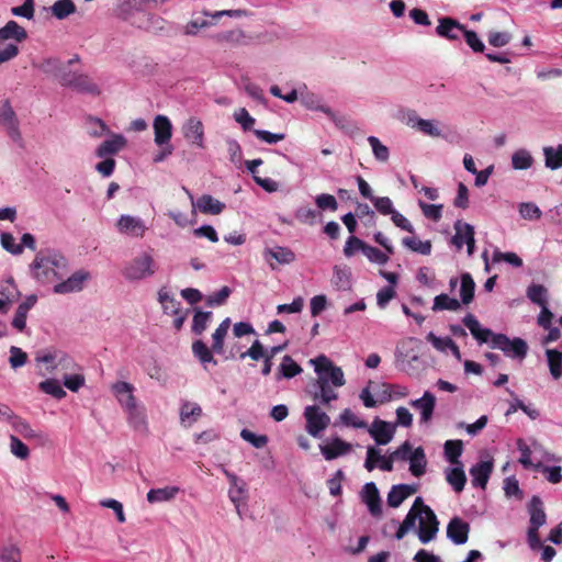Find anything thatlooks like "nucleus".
I'll use <instances>...</instances> for the list:
<instances>
[{
  "instance_id": "nucleus-33",
  "label": "nucleus",
  "mask_w": 562,
  "mask_h": 562,
  "mask_svg": "<svg viewBox=\"0 0 562 562\" xmlns=\"http://www.w3.org/2000/svg\"><path fill=\"white\" fill-rule=\"evenodd\" d=\"M414 493H416V487L414 485H394L387 494V505L390 507L396 508Z\"/></svg>"
},
{
  "instance_id": "nucleus-12",
  "label": "nucleus",
  "mask_w": 562,
  "mask_h": 562,
  "mask_svg": "<svg viewBox=\"0 0 562 562\" xmlns=\"http://www.w3.org/2000/svg\"><path fill=\"white\" fill-rule=\"evenodd\" d=\"M90 278L89 272L79 270L68 277L66 280L54 285L53 291L56 294H68L79 292L83 289L85 282Z\"/></svg>"
},
{
  "instance_id": "nucleus-46",
  "label": "nucleus",
  "mask_w": 562,
  "mask_h": 562,
  "mask_svg": "<svg viewBox=\"0 0 562 562\" xmlns=\"http://www.w3.org/2000/svg\"><path fill=\"white\" fill-rule=\"evenodd\" d=\"M246 33L240 29L229 30L216 35V41L220 43H228L232 45H245L246 42Z\"/></svg>"
},
{
  "instance_id": "nucleus-56",
  "label": "nucleus",
  "mask_w": 562,
  "mask_h": 562,
  "mask_svg": "<svg viewBox=\"0 0 562 562\" xmlns=\"http://www.w3.org/2000/svg\"><path fill=\"white\" fill-rule=\"evenodd\" d=\"M212 312L196 311L193 316L192 331L195 335H201L206 329L207 324L212 318Z\"/></svg>"
},
{
  "instance_id": "nucleus-1",
  "label": "nucleus",
  "mask_w": 562,
  "mask_h": 562,
  "mask_svg": "<svg viewBox=\"0 0 562 562\" xmlns=\"http://www.w3.org/2000/svg\"><path fill=\"white\" fill-rule=\"evenodd\" d=\"M310 363L314 367L317 374L313 398L325 405L336 401L338 393L335 389L344 386L346 383L342 369L335 366L333 361L324 355L311 359Z\"/></svg>"
},
{
  "instance_id": "nucleus-49",
  "label": "nucleus",
  "mask_w": 562,
  "mask_h": 562,
  "mask_svg": "<svg viewBox=\"0 0 562 562\" xmlns=\"http://www.w3.org/2000/svg\"><path fill=\"white\" fill-rule=\"evenodd\" d=\"M87 133L94 138H99L109 133L106 124L93 116H88L85 122Z\"/></svg>"
},
{
  "instance_id": "nucleus-16",
  "label": "nucleus",
  "mask_w": 562,
  "mask_h": 562,
  "mask_svg": "<svg viewBox=\"0 0 562 562\" xmlns=\"http://www.w3.org/2000/svg\"><path fill=\"white\" fill-rule=\"evenodd\" d=\"M0 124L7 130L8 135L14 142L21 139V133L19 131V122L16 115L7 100L0 108Z\"/></svg>"
},
{
  "instance_id": "nucleus-41",
  "label": "nucleus",
  "mask_w": 562,
  "mask_h": 562,
  "mask_svg": "<svg viewBox=\"0 0 562 562\" xmlns=\"http://www.w3.org/2000/svg\"><path fill=\"white\" fill-rule=\"evenodd\" d=\"M533 157L526 148H519L512 155V167L515 170H527L533 165Z\"/></svg>"
},
{
  "instance_id": "nucleus-39",
  "label": "nucleus",
  "mask_w": 562,
  "mask_h": 562,
  "mask_svg": "<svg viewBox=\"0 0 562 562\" xmlns=\"http://www.w3.org/2000/svg\"><path fill=\"white\" fill-rule=\"evenodd\" d=\"M427 460L422 447L416 448L409 458V471L414 476H422L426 472Z\"/></svg>"
},
{
  "instance_id": "nucleus-22",
  "label": "nucleus",
  "mask_w": 562,
  "mask_h": 562,
  "mask_svg": "<svg viewBox=\"0 0 562 562\" xmlns=\"http://www.w3.org/2000/svg\"><path fill=\"white\" fill-rule=\"evenodd\" d=\"M126 138L121 134H112L109 139L102 142L95 149L99 158L111 157L119 154L126 146Z\"/></svg>"
},
{
  "instance_id": "nucleus-19",
  "label": "nucleus",
  "mask_w": 562,
  "mask_h": 562,
  "mask_svg": "<svg viewBox=\"0 0 562 562\" xmlns=\"http://www.w3.org/2000/svg\"><path fill=\"white\" fill-rule=\"evenodd\" d=\"M154 142L156 145L170 144L172 137V124L169 117L159 114L154 119Z\"/></svg>"
},
{
  "instance_id": "nucleus-14",
  "label": "nucleus",
  "mask_w": 562,
  "mask_h": 562,
  "mask_svg": "<svg viewBox=\"0 0 562 562\" xmlns=\"http://www.w3.org/2000/svg\"><path fill=\"white\" fill-rule=\"evenodd\" d=\"M116 228L121 234L131 237H143L147 227L144 221L133 215H121L116 222Z\"/></svg>"
},
{
  "instance_id": "nucleus-25",
  "label": "nucleus",
  "mask_w": 562,
  "mask_h": 562,
  "mask_svg": "<svg viewBox=\"0 0 562 562\" xmlns=\"http://www.w3.org/2000/svg\"><path fill=\"white\" fill-rule=\"evenodd\" d=\"M362 499L372 516L382 514L381 498L376 485L373 482L366 483L362 488Z\"/></svg>"
},
{
  "instance_id": "nucleus-30",
  "label": "nucleus",
  "mask_w": 562,
  "mask_h": 562,
  "mask_svg": "<svg viewBox=\"0 0 562 562\" xmlns=\"http://www.w3.org/2000/svg\"><path fill=\"white\" fill-rule=\"evenodd\" d=\"M179 415L181 425L188 428L202 416V408L198 403L184 401L180 406Z\"/></svg>"
},
{
  "instance_id": "nucleus-58",
  "label": "nucleus",
  "mask_w": 562,
  "mask_h": 562,
  "mask_svg": "<svg viewBox=\"0 0 562 562\" xmlns=\"http://www.w3.org/2000/svg\"><path fill=\"white\" fill-rule=\"evenodd\" d=\"M340 422L348 427L367 428L368 424L357 416L350 408H346L339 416Z\"/></svg>"
},
{
  "instance_id": "nucleus-28",
  "label": "nucleus",
  "mask_w": 562,
  "mask_h": 562,
  "mask_svg": "<svg viewBox=\"0 0 562 562\" xmlns=\"http://www.w3.org/2000/svg\"><path fill=\"white\" fill-rule=\"evenodd\" d=\"M529 528L539 529L547 522L543 503L539 496H532L528 505Z\"/></svg>"
},
{
  "instance_id": "nucleus-35",
  "label": "nucleus",
  "mask_w": 562,
  "mask_h": 562,
  "mask_svg": "<svg viewBox=\"0 0 562 562\" xmlns=\"http://www.w3.org/2000/svg\"><path fill=\"white\" fill-rule=\"evenodd\" d=\"M517 448L521 453V456L519 458V462L525 468H529L532 465V461H531L532 450L536 452L543 450L541 443L535 438H530V445H528L526 440L519 438L517 440Z\"/></svg>"
},
{
  "instance_id": "nucleus-23",
  "label": "nucleus",
  "mask_w": 562,
  "mask_h": 562,
  "mask_svg": "<svg viewBox=\"0 0 562 562\" xmlns=\"http://www.w3.org/2000/svg\"><path fill=\"white\" fill-rule=\"evenodd\" d=\"M409 404L419 412L420 423L430 422L436 406V397L431 392L426 391L420 398L413 400Z\"/></svg>"
},
{
  "instance_id": "nucleus-36",
  "label": "nucleus",
  "mask_w": 562,
  "mask_h": 562,
  "mask_svg": "<svg viewBox=\"0 0 562 562\" xmlns=\"http://www.w3.org/2000/svg\"><path fill=\"white\" fill-rule=\"evenodd\" d=\"M179 492L180 488L178 486L151 488L148 491L146 498L150 504L170 502L179 494Z\"/></svg>"
},
{
  "instance_id": "nucleus-51",
  "label": "nucleus",
  "mask_w": 562,
  "mask_h": 562,
  "mask_svg": "<svg viewBox=\"0 0 562 562\" xmlns=\"http://www.w3.org/2000/svg\"><path fill=\"white\" fill-rule=\"evenodd\" d=\"M158 300L166 314L178 315L180 313V302L177 301L167 291L160 290L158 292Z\"/></svg>"
},
{
  "instance_id": "nucleus-45",
  "label": "nucleus",
  "mask_w": 562,
  "mask_h": 562,
  "mask_svg": "<svg viewBox=\"0 0 562 562\" xmlns=\"http://www.w3.org/2000/svg\"><path fill=\"white\" fill-rule=\"evenodd\" d=\"M526 295L532 303L540 307L548 305V290L542 284H530L527 288Z\"/></svg>"
},
{
  "instance_id": "nucleus-52",
  "label": "nucleus",
  "mask_w": 562,
  "mask_h": 562,
  "mask_svg": "<svg viewBox=\"0 0 562 562\" xmlns=\"http://www.w3.org/2000/svg\"><path fill=\"white\" fill-rule=\"evenodd\" d=\"M42 392L52 395L57 400H61L66 396V391L63 389L60 383L55 379H47L38 384Z\"/></svg>"
},
{
  "instance_id": "nucleus-54",
  "label": "nucleus",
  "mask_w": 562,
  "mask_h": 562,
  "mask_svg": "<svg viewBox=\"0 0 562 562\" xmlns=\"http://www.w3.org/2000/svg\"><path fill=\"white\" fill-rule=\"evenodd\" d=\"M402 244L414 252L422 255H430L431 252V243L429 240L423 241L416 237H404Z\"/></svg>"
},
{
  "instance_id": "nucleus-48",
  "label": "nucleus",
  "mask_w": 562,
  "mask_h": 562,
  "mask_svg": "<svg viewBox=\"0 0 562 562\" xmlns=\"http://www.w3.org/2000/svg\"><path fill=\"white\" fill-rule=\"evenodd\" d=\"M475 283L470 273L461 274L460 297L463 304L468 305L473 301Z\"/></svg>"
},
{
  "instance_id": "nucleus-17",
  "label": "nucleus",
  "mask_w": 562,
  "mask_h": 562,
  "mask_svg": "<svg viewBox=\"0 0 562 562\" xmlns=\"http://www.w3.org/2000/svg\"><path fill=\"white\" fill-rule=\"evenodd\" d=\"M370 436L378 445H387L394 437L395 426L380 418H375L368 428Z\"/></svg>"
},
{
  "instance_id": "nucleus-7",
  "label": "nucleus",
  "mask_w": 562,
  "mask_h": 562,
  "mask_svg": "<svg viewBox=\"0 0 562 562\" xmlns=\"http://www.w3.org/2000/svg\"><path fill=\"white\" fill-rule=\"evenodd\" d=\"M304 418L306 420V431L315 438L319 437L330 423L329 416L316 405L305 407Z\"/></svg>"
},
{
  "instance_id": "nucleus-11",
  "label": "nucleus",
  "mask_w": 562,
  "mask_h": 562,
  "mask_svg": "<svg viewBox=\"0 0 562 562\" xmlns=\"http://www.w3.org/2000/svg\"><path fill=\"white\" fill-rule=\"evenodd\" d=\"M300 102L307 110L323 112L334 122L337 119L336 113L324 103L323 97L310 91L306 86L300 88Z\"/></svg>"
},
{
  "instance_id": "nucleus-31",
  "label": "nucleus",
  "mask_w": 562,
  "mask_h": 562,
  "mask_svg": "<svg viewBox=\"0 0 562 562\" xmlns=\"http://www.w3.org/2000/svg\"><path fill=\"white\" fill-rule=\"evenodd\" d=\"M263 257L268 261L271 269H276L274 265L270 262V259H274L280 265H289L295 260L294 252L285 247L267 248L263 251Z\"/></svg>"
},
{
  "instance_id": "nucleus-50",
  "label": "nucleus",
  "mask_w": 562,
  "mask_h": 562,
  "mask_svg": "<svg viewBox=\"0 0 562 562\" xmlns=\"http://www.w3.org/2000/svg\"><path fill=\"white\" fill-rule=\"evenodd\" d=\"M460 307H461L460 302L457 299L450 297L447 294H439L434 299L432 311H435V312L445 311V310L456 312Z\"/></svg>"
},
{
  "instance_id": "nucleus-21",
  "label": "nucleus",
  "mask_w": 562,
  "mask_h": 562,
  "mask_svg": "<svg viewBox=\"0 0 562 562\" xmlns=\"http://www.w3.org/2000/svg\"><path fill=\"white\" fill-rule=\"evenodd\" d=\"M470 526L459 517H453L447 526V537L454 544H464L469 538Z\"/></svg>"
},
{
  "instance_id": "nucleus-9",
  "label": "nucleus",
  "mask_w": 562,
  "mask_h": 562,
  "mask_svg": "<svg viewBox=\"0 0 562 562\" xmlns=\"http://www.w3.org/2000/svg\"><path fill=\"white\" fill-rule=\"evenodd\" d=\"M405 123L411 128H414L424 135L430 137L441 136V130L438 121L422 119L414 110H409L405 113Z\"/></svg>"
},
{
  "instance_id": "nucleus-29",
  "label": "nucleus",
  "mask_w": 562,
  "mask_h": 562,
  "mask_svg": "<svg viewBox=\"0 0 562 562\" xmlns=\"http://www.w3.org/2000/svg\"><path fill=\"white\" fill-rule=\"evenodd\" d=\"M127 416V423L128 425L136 431L139 432H147L148 426H147V416L145 408L140 406L139 404L130 407L124 411Z\"/></svg>"
},
{
  "instance_id": "nucleus-38",
  "label": "nucleus",
  "mask_w": 562,
  "mask_h": 562,
  "mask_svg": "<svg viewBox=\"0 0 562 562\" xmlns=\"http://www.w3.org/2000/svg\"><path fill=\"white\" fill-rule=\"evenodd\" d=\"M544 166L550 170H557L562 167V144L553 147H543Z\"/></svg>"
},
{
  "instance_id": "nucleus-15",
  "label": "nucleus",
  "mask_w": 562,
  "mask_h": 562,
  "mask_svg": "<svg viewBox=\"0 0 562 562\" xmlns=\"http://www.w3.org/2000/svg\"><path fill=\"white\" fill-rule=\"evenodd\" d=\"M111 391L124 411L138 404L134 395L135 386L132 383L117 381L111 385Z\"/></svg>"
},
{
  "instance_id": "nucleus-61",
  "label": "nucleus",
  "mask_w": 562,
  "mask_h": 562,
  "mask_svg": "<svg viewBox=\"0 0 562 562\" xmlns=\"http://www.w3.org/2000/svg\"><path fill=\"white\" fill-rule=\"evenodd\" d=\"M10 452L21 460H25L30 456L29 447L14 435L10 436Z\"/></svg>"
},
{
  "instance_id": "nucleus-53",
  "label": "nucleus",
  "mask_w": 562,
  "mask_h": 562,
  "mask_svg": "<svg viewBox=\"0 0 562 562\" xmlns=\"http://www.w3.org/2000/svg\"><path fill=\"white\" fill-rule=\"evenodd\" d=\"M192 352L203 364L211 362L216 364V361L214 360L212 355V347L209 348L202 340L193 341Z\"/></svg>"
},
{
  "instance_id": "nucleus-13",
  "label": "nucleus",
  "mask_w": 562,
  "mask_h": 562,
  "mask_svg": "<svg viewBox=\"0 0 562 562\" xmlns=\"http://www.w3.org/2000/svg\"><path fill=\"white\" fill-rule=\"evenodd\" d=\"M224 474L229 481L231 487L228 490V497L234 504L237 514L240 516V506L246 501V483L240 480L237 475L224 469Z\"/></svg>"
},
{
  "instance_id": "nucleus-42",
  "label": "nucleus",
  "mask_w": 562,
  "mask_h": 562,
  "mask_svg": "<svg viewBox=\"0 0 562 562\" xmlns=\"http://www.w3.org/2000/svg\"><path fill=\"white\" fill-rule=\"evenodd\" d=\"M367 142L371 147L374 159L381 164H387L390 160L389 147L384 145L376 136H369Z\"/></svg>"
},
{
  "instance_id": "nucleus-8",
  "label": "nucleus",
  "mask_w": 562,
  "mask_h": 562,
  "mask_svg": "<svg viewBox=\"0 0 562 562\" xmlns=\"http://www.w3.org/2000/svg\"><path fill=\"white\" fill-rule=\"evenodd\" d=\"M61 86L69 87L81 93L99 94L100 89L92 79L85 74H67L60 78Z\"/></svg>"
},
{
  "instance_id": "nucleus-62",
  "label": "nucleus",
  "mask_w": 562,
  "mask_h": 562,
  "mask_svg": "<svg viewBox=\"0 0 562 562\" xmlns=\"http://www.w3.org/2000/svg\"><path fill=\"white\" fill-rule=\"evenodd\" d=\"M363 255L371 261L378 265H385L389 261V255L380 249L364 244L362 249Z\"/></svg>"
},
{
  "instance_id": "nucleus-37",
  "label": "nucleus",
  "mask_w": 562,
  "mask_h": 562,
  "mask_svg": "<svg viewBox=\"0 0 562 562\" xmlns=\"http://www.w3.org/2000/svg\"><path fill=\"white\" fill-rule=\"evenodd\" d=\"M231 326V318H225L215 331L212 334V350L214 353L222 355L224 352V339L227 336Z\"/></svg>"
},
{
  "instance_id": "nucleus-27",
  "label": "nucleus",
  "mask_w": 562,
  "mask_h": 562,
  "mask_svg": "<svg viewBox=\"0 0 562 562\" xmlns=\"http://www.w3.org/2000/svg\"><path fill=\"white\" fill-rule=\"evenodd\" d=\"M493 471V461L486 460L474 464L470 469V475L472 477V485L475 487L485 488L490 475Z\"/></svg>"
},
{
  "instance_id": "nucleus-57",
  "label": "nucleus",
  "mask_w": 562,
  "mask_h": 562,
  "mask_svg": "<svg viewBox=\"0 0 562 562\" xmlns=\"http://www.w3.org/2000/svg\"><path fill=\"white\" fill-rule=\"evenodd\" d=\"M139 10V3L136 0H126L117 5L116 15L124 21H130L133 13Z\"/></svg>"
},
{
  "instance_id": "nucleus-3",
  "label": "nucleus",
  "mask_w": 562,
  "mask_h": 562,
  "mask_svg": "<svg viewBox=\"0 0 562 562\" xmlns=\"http://www.w3.org/2000/svg\"><path fill=\"white\" fill-rule=\"evenodd\" d=\"M26 38V30L14 20L0 27V65L14 59L20 54L18 44Z\"/></svg>"
},
{
  "instance_id": "nucleus-44",
  "label": "nucleus",
  "mask_w": 562,
  "mask_h": 562,
  "mask_svg": "<svg viewBox=\"0 0 562 562\" xmlns=\"http://www.w3.org/2000/svg\"><path fill=\"white\" fill-rule=\"evenodd\" d=\"M445 457L452 465L462 464L459 460L463 451V443L461 440H447L443 446Z\"/></svg>"
},
{
  "instance_id": "nucleus-64",
  "label": "nucleus",
  "mask_w": 562,
  "mask_h": 562,
  "mask_svg": "<svg viewBox=\"0 0 562 562\" xmlns=\"http://www.w3.org/2000/svg\"><path fill=\"white\" fill-rule=\"evenodd\" d=\"M333 282L338 289H349L350 271L346 268L335 267Z\"/></svg>"
},
{
  "instance_id": "nucleus-26",
  "label": "nucleus",
  "mask_w": 562,
  "mask_h": 562,
  "mask_svg": "<svg viewBox=\"0 0 562 562\" xmlns=\"http://www.w3.org/2000/svg\"><path fill=\"white\" fill-rule=\"evenodd\" d=\"M190 199L192 206L204 214L218 215L225 210V204L210 194H203L196 201L190 194Z\"/></svg>"
},
{
  "instance_id": "nucleus-18",
  "label": "nucleus",
  "mask_w": 562,
  "mask_h": 562,
  "mask_svg": "<svg viewBox=\"0 0 562 562\" xmlns=\"http://www.w3.org/2000/svg\"><path fill=\"white\" fill-rule=\"evenodd\" d=\"M465 26L459 23L457 20L445 16L438 20L436 27V34L449 41H457L460 38V34L464 33Z\"/></svg>"
},
{
  "instance_id": "nucleus-4",
  "label": "nucleus",
  "mask_w": 562,
  "mask_h": 562,
  "mask_svg": "<svg viewBox=\"0 0 562 562\" xmlns=\"http://www.w3.org/2000/svg\"><path fill=\"white\" fill-rule=\"evenodd\" d=\"M415 508L416 520H418L417 535L422 543L426 544L432 541L439 530V521L434 510L424 504L422 497H416L413 506Z\"/></svg>"
},
{
  "instance_id": "nucleus-63",
  "label": "nucleus",
  "mask_w": 562,
  "mask_h": 562,
  "mask_svg": "<svg viewBox=\"0 0 562 562\" xmlns=\"http://www.w3.org/2000/svg\"><path fill=\"white\" fill-rule=\"evenodd\" d=\"M0 243L4 250L12 255H21L23 252V246L15 243V238L10 233H2L0 235Z\"/></svg>"
},
{
  "instance_id": "nucleus-47",
  "label": "nucleus",
  "mask_w": 562,
  "mask_h": 562,
  "mask_svg": "<svg viewBox=\"0 0 562 562\" xmlns=\"http://www.w3.org/2000/svg\"><path fill=\"white\" fill-rule=\"evenodd\" d=\"M302 372V368L290 356H284L277 379H291Z\"/></svg>"
},
{
  "instance_id": "nucleus-32",
  "label": "nucleus",
  "mask_w": 562,
  "mask_h": 562,
  "mask_svg": "<svg viewBox=\"0 0 562 562\" xmlns=\"http://www.w3.org/2000/svg\"><path fill=\"white\" fill-rule=\"evenodd\" d=\"M446 481L451 485L456 493H461L467 483V475L462 464H456L445 470Z\"/></svg>"
},
{
  "instance_id": "nucleus-34",
  "label": "nucleus",
  "mask_w": 562,
  "mask_h": 562,
  "mask_svg": "<svg viewBox=\"0 0 562 562\" xmlns=\"http://www.w3.org/2000/svg\"><path fill=\"white\" fill-rule=\"evenodd\" d=\"M350 449L351 445L340 438H335L329 443L321 446V451L326 460H333L346 454Z\"/></svg>"
},
{
  "instance_id": "nucleus-24",
  "label": "nucleus",
  "mask_w": 562,
  "mask_h": 562,
  "mask_svg": "<svg viewBox=\"0 0 562 562\" xmlns=\"http://www.w3.org/2000/svg\"><path fill=\"white\" fill-rule=\"evenodd\" d=\"M36 361H55L57 372H68L74 371L76 368V362L74 359L67 353L55 350L53 352H47L45 355H37L35 358Z\"/></svg>"
},
{
  "instance_id": "nucleus-2",
  "label": "nucleus",
  "mask_w": 562,
  "mask_h": 562,
  "mask_svg": "<svg viewBox=\"0 0 562 562\" xmlns=\"http://www.w3.org/2000/svg\"><path fill=\"white\" fill-rule=\"evenodd\" d=\"M69 270L66 257L55 249H42L30 265L31 276L41 283L61 280Z\"/></svg>"
},
{
  "instance_id": "nucleus-43",
  "label": "nucleus",
  "mask_w": 562,
  "mask_h": 562,
  "mask_svg": "<svg viewBox=\"0 0 562 562\" xmlns=\"http://www.w3.org/2000/svg\"><path fill=\"white\" fill-rule=\"evenodd\" d=\"M550 374L554 380L562 376V352L555 349L546 350Z\"/></svg>"
},
{
  "instance_id": "nucleus-6",
  "label": "nucleus",
  "mask_w": 562,
  "mask_h": 562,
  "mask_svg": "<svg viewBox=\"0 0 562 562\" xmlns=\"http://www.w3.org/2000/svg\"><path fill=\"white\" fill-rule=\"evenodd\" d=\"M492 348L499 349L506 357L520 361L526 358L528 352V345L522 338L516 337L510 339L504 334L493 336Z\"/></svg>"
},
{
  "instance_id": "nucleus-40",
  "label": "nucleus",
  "mask_w": 562,
  "mask_h": 562,
  "mask_svg": "<svg viewBox=\"0 0 562 562\" xmlns=\"http://www.w3.org/2000/svg\"><path fill=\"white\" fill-rule=\"evenodd\" d=\"M49 11L57 20H65L76 12V5L72 0H57L49 7Z\"/></svg>"
},
{
  "instance_id": "nucleus-10",
  "label": "nucleus",
  "mask_w": 562,
  "mask_h": 562,
  "mask_svg": "<svg viewBox=\"0 0 562 562\" xmlns=\"http://www.w3.org/2000/svg\"><path fill=\"white\" fill-rule=\"evenodd\" d=\"M181 132L186 140L200 148H205L204 126L196 116L189 117L181 126Z\"/></svg>"
},
{
  "instance_id": "nucleus-20",
  "label": "nucleus",
  "mask_w": 562,
  "mask_h": 562,
  "mask_svg": "<svg viewBox=\"0 0 562 562\" xmlns=\"http://www.w3.org/2000/svg\"><path fill=\"white\" fill-rule=\"evenodd\" d=\"M464 326L470 330L471 335L479 344L490 342L492 345L494 334L491 329L481 326L480 322L473 314H468L462 319Z\"/></svg>"
},
{
  "instance_id": "nucleus-5",
  "label": "nucleus",
  "mask_w": 562,
  "mask_h": 562,
  "mask_svg": "<svg viewBox=\"0 0 562 562\" xmlns=\"http://www.w3.org/2000/svg\"><path fill=\"white\" fill-rule=\"evenodd\" d=\"M157 270L158 265L154 256L149 251H142L124 265L122 276L134 282L153 277Z\"/></svg>"
},
{
  "instance_id": "nucleus-59",
  "label": "nucleus",
  "mask_w": 562,
  "mask_h": 562,
  "mask_svg": "<svg viewBox=\"0 0 562 562\" xmlns=\"http://www.w3.org/2000/svg\"><path fill=\"white\" fill-rule=\"evenodd\" d=\"M518 211L520 216L527 221L539 220L542 215L541 210L535 203L531 202L520 203L518 206Z\"/></svg>"
},
{
  "instance_id": "nucleus-60",
  "label": "nucleus",
  "mask_w": 562,
  "mask_h": 562,
  "mask_svg": "<svg viewBox=\"0 0 562 562\" xmlns=\"http://www.w3.org/2000/svg\"><path fill=\"white\" fill-rule=\"evenodd\" d=\"M493 261L494 262H501V261H504L515 268H520L522 266V260L521 258L515 254V252H512V251H508V252H502L501 250L496 249L494 252H493Z\"/></svg>"
},
{
  "instance_id": "nucleus-55",
  "label": "nucleus",
  "mask_w": 562,
  "mask_h": 562,
  "mask_svg": "<svg viewBox=\"0 0 562 562\" xmlns=\"http://www.w3.org/2000/svg\"><path fill=\"white\" fill-rule=\"evenodd\" d=\"M32 65L33 67L38 68L42 72L50 76H57L61 69V61L55 57H48L38 64L33 63Z\"/></svg>"
}]
</instances>
